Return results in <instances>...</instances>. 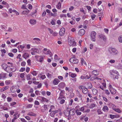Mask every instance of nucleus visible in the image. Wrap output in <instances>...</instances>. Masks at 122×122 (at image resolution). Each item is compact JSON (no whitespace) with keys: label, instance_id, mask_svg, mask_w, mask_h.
I'll return each instance as SVG.
<instances>
[{"label":"nucleus","instance_id":"7ed1b4c3","mask_svg":"<svg viewBox=\"0 0 122 122\" xmlns=\"http://www.w3.org/2000/svg\"><path fill=\"white\" fill-rule=\"evenodd\" d=\"M96 32L94 31H92L91 33V40L93 41H95L96 36Z\"/></svg>","mask_w":122,"mask_h":122},{"label":"nucleus","instance_id":"4c0bfd02","mask_svg":"<svg viewBox=\"0 0 122 122\" xmlns=\"http://www.w3.org/2000/svg\"><path fill=\"white\" fill-rule=\"evenodd\" d=\"M78 97L79 98H80V99L79 100L80 101H81V102H82V96H81V95L80 94H79V95H78Z\"/></svg>","mask_w":122,"mask_h":122},{"label":"nucleus","instance_id":"412c9836","mask_svg":"<svg viewBox=\"0 0 122 122\" xmlns=\"http://www.w3.org/2000/svg\"><path fill=\"white\" fill-rule=\"evenodd\" d=\"M23 56L25 59H26L27 57H28L29 56V54L26 53H24Z\"/></svg>","mask_w":122,"mask_h":122},{"label":"nucleus","instance_id":"6ab92c4d","mask_svg":"<svg viewBox=\"0 0 122 122\" xmlns=\"http://www.w3.org/2000/svg\"><path fill=\"white\" fill-rule=\"evenodd\" d=\"M85 87V88L86 89H84L83 90H82V92H83L84 94H87L88 92V90L87 89V88H86V87Z\"/></svg>","mask_w":122,"mask_h":122},{"label":"nucleus","instance_id":"c756f323","mask_svg":"<svg viewBox=\"0 0 122 122\" xmlns=\"http://www.w3.org/2000/svg\"><path fill=\"white\" fill-rule=\"evenodd\" d=\"M54 59L56 60H59L60 59V58H58V56L57 55L55 54L54 56Z\"/></svg>","mask_w":122,"mask_h":122},{"label":"nucleus","instance_id":"c03bdc74","mask_svg":"<svg viewBox=\"0 0 122 122\" xmlns=\"http://www.w3.org/2000/svg\"><path fill=\"white\" fill-rule=\"evenodd\" d=\"M71 76L72 78H74L76 77V75L74 73H71Z\"/></svg>","mask_w":122,"mask_h":122},{"label":"nucleus","instance_id":"0eeeda50","mask_svg":"<svg viewBox=\"0 0 122 122\" xmlns=\"http://www.w3.org/2000/svg\"><path fill=\"white\" fill-rule=\"evenodd\" d=\"M64 91L63 90H61L60 93V96L58 97V99H61L62 98H64V96L63 95Z\"/></svg>","mask_w":122,"mask_h":122},{"label":"nucleus","instance_id":"79ce46f5","mask_svg":"<svg viewBox=\"0 0 122 122\" xmlns=\"http://www.w3.org/2000/svg\"><path fill=\"white\" fill-rule=\"evenodd\" d=\"M8 55L10 57H13L14 56L13 54L11 53H9L8 54Z\"/></svg>","mask_w":122,"mask_h":122},{"label":"nucleus","instance_id":"338daca9","mask_svg":"<svg viewBox=\"0 0 122 122\" xmlns=\"http://www.w3.org/2000/svg\"><path fill=\"white\" fill-rule=\"evenodd\" d=\"M97 9H94L93 10V12L95 13H97Z\"/></svg>","mask_w":122,"mask_h":122},{"label":"nucleus","instance_id":"a878e982","mask_svg":"<svg viewBox=\"0 0 122 122\" xmlns=\"http://www.w3.org/2000/svg\"><path fill=\"white\" fill-rule=\"evenodd\" d=\"M113 110L114 111H115L116 112H117L118 113H120L121 112V111L120 110L119 108H114L113 109Z\"/></svg>","mask_w":122,"mask_h":122},{"label":"nucleus","instance_id":"39448f33","mask_svg":"<svg viewBox=\"0 0 122 122\" xmlns=\"http://www.w3.org/2000/svg\"><path fill=\"white\" fill-rule=\"evenodd\" d=\"M65 30L64 27H62L60 29L59 32V34L60 36H63L65 32Z\"/></svg>","mask_w":122,"mask_h":122},{"label":"nucleus","instance_id":"13d9d810","mask_svg":"<svg viewBox=\"0 0 122 122\" xmlns=\"http://www.w3.org/2000/svg\"><path fill=\"white\" fill-rule=\"evenodd\" d=\"M118 67L119 69H122V66L120 64H119Z\"/></svg>","mask_w":122,"mask_h":122},{"label":"nucleus","instance_id":"2eb2a0df","mask_svg":"<svg viewBox=\"0 0 122 122\" xmlns=\"http://www.w3.org/2000/svg\"><path fill=\"white\" fill-rule=\"evenodd\" d=\"M93 74L94 75H97L99 74V72L97 70H94L92 71Z\"/></svg>","mask_w":122,"mask_h":122},{"label":"nucleus","instance_id":"aec40b11","mask_svg":"<svg viewBox=\"0 0 122 122\" xmlns=\"http://www.w3.org/2000/svg\"><path fill=\"white\" fill-rule=\"evenodd\" d=\"M27 115L31 116H36V114L32 112H30L27 114Z\"/></svg>","mask_w":122,"mask_h":122},{"label":"nucleus","instance_id":"0e129e2a","mask_svg":"<svg viewBox=\"0 0 122 122\" xmlns=\"http://www.w3.org/2000/svg\"><path fill=\"white\" fill-rule=\"evenodd\" d=\"M30 59H28L27 61V62L28 63V64L29 65H30Z\"/></svg>","mask_w":122,"mask_h":122},{"label":"nucleus","instance_id":"f3484780","mask_svg":"<svg viewBox=\"0 0 122 122\" xmlns=\"http://www.w3.org/2000/svg\"><path fill=\"white\" fill-rule=\"evenodd\" d=\"M30 22L31 24L34 25L36 23V21L35 20L30 19Z\"/></svg>","mask_w":122,"mask_h":122},{"label":"nucleus","instance_id":"f8f14e48","mask_svg":"<svg viewBox=\"0 0 122 122\" xmlns=\"http://www.w3.org/2000/svg\"><path fill=\"white\" fill-rule=\"evenodd\" d=\"M66 84L64 82L61 83L59 85V87L62 89L64 88Z\"/></svg>","mask_w":122,"mask_h":122},{"label":"nucleus","instance_id":"ea45409f","mask_svg":"<svg viewBox=\"0 0 122 122\" xmlns=\"http://www.w3.org/2000/svg\"><path fill=\"white\" fill-rule=\"evenodd\" d=\"M95 104H92L91 105L90 107L91 108H93L95 107Z\"/></svg>","mask_w":122,"mask_h":122},{"label":"nucleus","instance_id":"393cba45","mask_svg":"<svg viewBox=\"0 0 122 122\" xmlns=\"http://www.w3.org/2000/svg\"><path fill=\"white\" fill-rule=\"evenodd\" d=\"M31 50L33 51L35 53H38V49L36 48H32Z\"/></svg>","mask_w":122,"mask_h":122},{"label":"nucleus","instance_id":"6e6d98bb","mask_svg":"<svg viewBox=\"0 0 122 122\" xmlns=\"http://www.w3.org/2000/svg\"><path fill=\"white\" fill-rule=\"evenodd\" d=\"M35 104L36 105H39V102L38 101H35Z\"/></svg>","mask_w":122,"mask_h":122},{"label":"nucleus","instance_id":"5701e85b","mask_svg":"<svg viewBox=\"0 0 122 122\" xmlns=\"http://www.w3.org/2000/svg\"><path fill=\"white\" fill-rule=\"evenodd\" d=\"M87 86L89 89H91L92 87V85L90 82L87 83Z\"/></svg>","mask_w":122,"mask_h":122},{"label":"nucleus","instance_id":"1a4fd4ad","mask_svg":"<svg viewBox=\"0 0 122 122\" xmlns=\"http://www.w3.org/2000/svg\"><path fill=\"white\" fill-rule=\"evenodd\" d=\"M85 32V30L83 29H81L79 31L78 34L80 36H82L84 34Z\"/></svg>","mask_w":122,"mask_h":122},{"label":"nucleus","instance_id":"a211bd4d","mask_svg":"<svg viewBox=\"0 0 122 122\" xmlns=\"http://www.w3.org/2000/svg\"><path fill=\"white\" fill-rule=\"evenodd\" d=\"M29 10L27 9V10L23 11L22 13V14L27 15L29 13Z\"/></svg>","mask_w":122,"mask_h":122},{"label":"nucleus","instance_id":"603ef678","mask_svg":"<svg viewBox=\"0 0 122 122\" xmlns=\"http://www.w3.org/2000/svg\"><path fill=\"white\" fill-rule=\"evenodd\" d=\"M16 104L15 102H14L10 103V106H13L14 105H15Z\"/></svg>","mask_w":122,"mask_h":122},{"label":"nucleus","instance_id":"bf43d9fd","mask_svg":"<svg viewBox=\"0 0 122 122\" xmlns=\"http://www.w3.org/2000/svg\"><path fill=\"white\" fill-rule=\"evenodd\" d=\"M58 78L60 80H62L63 79V77L62 76H58Z\"/></svg>","mask_w":122,"mask_h":122},{"label":"nucleus","instance_id":"ddd939ff","mask_svg":"<svg viewBox=\"0 0 122 122\" xmlns=\"http://www.w3.org/2000/svg\"><path fill=\"white\" fill-rule=\"evenodd\" d=\"M99 36L100 38H102L104 41H105L106 40V38L105 35L101 34L99 35Z\"/></svg>","mask_w":122,"mask_h":122},{"label":"nucleus","instance_id":"774afa93","mask_svg":"<svg viewBox=\"0 0 122 122\" xmlns=\"http://www.w3.org/2000/svg\"><path fill=\"white\" fill-rule=\"evenodd\" d=\"M12 98L10 97H8L7 98V100L8 102H10L11 101Z\"/></svg>","mask_w":122,"mask_h":122},{"label":"nucleus","instance_id":"4be33fe9","mask_svg":"<svg viewBox=\"0 0 122 122\" xmlns=\"http://www.w3.org/2000/svg\"><path fill=\"white\" fill-rule=\"evenodd\" d=\"M102 110L104 112H106V110L108 111V109L107 106H104L102 108Z\"/></svg>","mask_w":122,"mask_h":122},{"label":"nucleus","instance_id":"dca6fc26","mask_svg":"<svg viewBox=\"0 0 122 122\" xmlns=\"http://www.w3.org/2000/svg\"><path fill=\"white\" fill-rule=\"evenodd\" d=\"M15 89V88L13 86H12L10 88V90L11 92L13 93H15L16 91Z\"/></svg>","mask_w":122,"mask_h":122},{"label":"nucleus","instance_id":"c85d7f7f","mask_svg":"<svg viewBox=\"0 0 122 122\" xmlns=\"http://www.w3.org/2000/svg\"><path fill=\"white\" fill-rule=\"evenodd\" d=\"M76 113L77 114V115H80L81 114V113L79 111V110H76Z\"/></svg>","mask_w":122,"mask_h":122},{"label":"nucleus","instance_id":"5fc2aeb1","mask_svg":"<svg viewBox=\"0 0 122 122\" xmlns=\"http://www.w3.org/2000/svg\"><path fill=\"white\" fill-rule=\"evenodd\" d=\"M1 51L2 53H5L6 52V51L4 49H3L2 50H1Z\"/></svg>","mask_w":122,"mask_h":122},{"label":"nucleus","instance_id":"6e6552de","mask_svg":"<svg viewBox=\"0 0 122 122\" xmlns=\"http://www.w3.org/2000/svg\"><path fill=\"white\" fill-rule=\"evenodd\" d=\"M75 110L74 109H72L71 110H70V111L69 112L68 115H71L72 116L74 115L75 113Z\"/></svg>","mask_w":122,"mask_h":122},{"label":"nucleus","instance_id":"de8ad7c7","mask_svg":"<svg viewBox=\"0 0 122 122\" xmlns=\"http://www.w3.org/2000/svg\"><path fill=\"white\" fill-rule=\"evenodd\" d=\"M73 41L72 40H71L69 41V44L71 46H72V43L73 42Z\"/></svg>","mask_w":122,"mask_h":122},{"label":"nucleus","instance_id":"8fccbe9b","mask_svg":"<svg viewBox=\"0 0 122 122\" xmlns=\"http://www.w3.org/2000/svg\"><path fill=\"white\" fill-rule=\"evenodd\" d=\"M25 64L26 63L25 61H23L21 63V65L22 66H25Z\"/></svg>","mask_w":122,"mask_h":122},{"label":"nucleus","instance_id":"f704fd0d","mask_svg":"<svg viewBox=\"0 0 122 122\" xmlns=\"http://www.w3.org/2000/svg\"><path fill=\"white\" fill-rule=\"evenodd\" d=\"M36 71H34L31 72V74L34 76H36L37 75V73H36Z\"/></svg>","mask_w":122,"mask_h":122},{"label":"nucleus","instance_id":"423d86ee","mask_svg":"<svg viewBox=\"0 0 122 122\" xmlns=\"http://www.w3.org/2000/svg\"><path fill=\"white\" fill-rule=\"evenodd\" d=\"M1 66L2 69L5 71L7 72H8V70H7V68L8 67V65L7 64L5 63L2 64L1 65Z\"/></svg>","mask_w":122,"mask_h":122},{"label":"nucleus","instance_id":"4468645a","mask_svg":"<svg viewBox=\"0 0 122 122\" xmlns=\"http://www.w3.org/2000/svg\"><path fill=\"white\" fill-rule=\"evenodd\" d=\"M110 91L111 94H115L116 92V90L113 88H112L111 89H110Z\"/></svg>","mask_w":122,"mask_h":122},{"label":"nucleus","instance_id":"72a5a7b5","mask_svg":"<svg viewBox=\"0 0 122 122\" xmlns=\"http://www.w3.org/2000/svg\"><path fill=\"white\" fill-rule=\"evenodd\" d=\"M50 15L51 16H56L57 15V13H55L54 14H53L52 13H50Z\"/></svg>","mask_w":122,"mask_h":122},{"label":"nucleus","instance_id":"3c124183","mask_svg":"<svg viewBox=\"0 0 122 122\" xmlns=\"http://www.w3.org/2000/svg\"><path fill=\"white\" fill-rule=\"evenodd\" d=\"M48 30L50 31V32L51 34H53V32H54L53 31L51 30L50 28H48Z\"/></svg>","mask_w":122,"mask_h":122},{"label":"nucleus","instance_id":"a18cd8bd","mask_svg":"<svg viewBox=\"0 0 122 122\" xmlns=\"http://www.w3.org/2000/svg\"><path fill=\"white\" fill-rule=\"evenodd\" d=\"M102 97L104 100L105 101L107 102H108L107 100L106 97L104 96H102Z\"/></svg>","mask_w":122,"mask_h":122},{"label":"nucleus","instance_id":"69168bd1","mask_svg":"<svg viewBox=\"0 0 122 122\" xmlns=\"http://www.w3.org/2000/svg\"><path fill=\"white\" fill-rule=\"evenodd\" d=\"M24 75H25V74H24V73H21L20 74V77L22 78H23V77H24Z\"/></svg>","mask_w":122,"mask_h":122},{"label":"nucleus","instance_id":"7c9ffc66","mask_svg":"<svg viewBox=\"0 0 122 122\" xmlns=\"http://www.w3.org/2000/svg\"><path fill=\"white\" fill-rule=\"evenodd\" d=\"M31 76V75L30 74H28L27 76V77L28 80H31V78H30Z\"/></svg>","mask_w":122,"mask_h":122},{"label":"nucleus","instance_id":"052dcab7","mask_svg":"<svg viewBox=\"0 0 122 122\" xmlns=\"http://www.w3.org/2000/svg\"><path fill=\"white\" fill-rule=\"evenodd\" d=\"M86 7L87 9L90 11L91 7L90 6H86Z\"/></svg>","mask_w":122,"mask_h":122},{"label":"nucleus","instance_id":"2f4dec72","mask_svg":"<svg viewBox=\"0 0 122 122\" xmlns=\"http://www.w3.org/2000/svg\"><path fill=\"white\" fill-rule=\"evenodd\" d=\"M9 86H6L3 87L2 89L3 91H4L8 89Z\"/></svg>","mask_w":122,"mask_h":122},{"label":"nucleus","instance_id":"20e7f679","mask_svg":"<svg viewBox=\"0 0 122 122\" xmlns=\"http://www.w3.org/2000/svg\"><path fill=\"white\" fill-rule=\"evenodd\" d=\"M69 61L73 63L77 64L78 62V60L75 57H72L69 60Z\"/></svg>","mask_w":122,"mask_h":122},{"label":"nucleus","instance_id":"a19ab883","mask_svg":"<svg viewBox=\"0 0 122 122\" xmlns=\"http://www.w3.org/2000/svg\"><path fill=\"white\" fill-rule=\"evenodd\" d=\"M44 108L45 110H48V108L46 105L44 104Z\"/></svg>","mask_w":122,"mask_h":122},{"label":"nucleus","instance_id":"e2e57ef3","mask_svg":"<svg viewBox=\"0 0 122 122\" xmlns=\"http://www.w3.org/2000/svg\"><path fill=\"white\" fill-rule=\"evenodd\" d=\"M29 6L28 8L30 9H32V5L30 4L28 5Z\"/></svg>","mask_w":122,"mask_h":122},{"label":"nucleus","instance_id":"c9c22d12","mask_svg":"<svg viewBox=\"0 0 122 122\" xmlns=\"http://www.w3.org/2000/svg\"><path fill=\"white\" fill-rule=\"evenodd\" d=\"M39 57H40V56H39ZM40 57L39 59V61L40 62H41L43 61V57L42 56H40Z\"/></svg>","mask_w":122,"mask_h":122},{"label":"nucleus","instance_id":"473e14b6","mask_svg":"<svg viewBox=\"0 0 122 122\" xmlns=\"http://www.w3.org/2000/svg\"><path fill=\"white\" fill-rule=\"evenodd\" d=\"M6 28V27L4 25H2L1 26V28L2 30H5Z\"/></svg>","mask_w":122,"mask_h":122},{"label":"nucleus","instance_id":"58836bf2","mask_svg":"<svg viewBox=\"0 0 122 122\" xmlns=\"http://www.w3.org/2000/svg\"><path fill=\"white\" fill-rule=\"evenodd\" d=\"M97 112L98 113V115L100 114H102V113L101 112L100 109H98L97 111Z\"/></svg>","mask_w":122,"mask_h":122},{"label":"nucleus","instance_id":"e433bc0d","mask_svg":"<svg viewBox=\"0 0 122 122\" xmlns=\"http://www.w3.org/2000/svg\"><path fill=\"white\" fill-rule=\"evenodd\" d=\"M118 40L119 42L122 43V36H121L119 37Z\"/></svg>","mask_w":122,"mask_h":122},{"label":"nucleus","instance_id":"4d7b16f0","mask_svg":"<svg viewBox=\"0 0 122 122\" xmlns=\"http://www.w3.org/2000/svg\"><path fill=\"white\" fill-rule=\"evenodd\" d=\"M65 100L64 99L61 100L60 102V103L61 104H62L64 103Z\"/></svg>","mask_w":122,"mask_h":122},{"label":"nucleus","instance_id":"680f3d73","mask_svg":"<svg viewBox=\"0 0 122 122\" xmlns=\"http://www.w3.org/2000/svg\"><path fill=\"white\" fill-rule=\"evenodd\" d=\"M46 12L45 11L43 12L42 14V16H43L44 17L46 15Z\"/></svg>","mask_w":122,"mask_h":122},{"label":"nucleus","instance_id":"f03ea898","mask_svg":"<svg viewBox=\"0 0 122 122\" xmlns=\"http://www.w3.org/2000/svg\"><path fill=\"white\" fill-rule=\"evenodd\" d=\"M110 74L113 75V77L114 79H118V77L117 76L118 74V72L116 71L112 70L110 71Z\"/></svg>","mask_w":122,"mask_h":122},{"label":"nucleus","instance_id":"864d4df0","mask_svg":"<svg viewBox=\"0 0 122 122\" xmlns=\"http://www.w3.org/2000/svg\"><path fill=\"white\" fill-rule=\"evenodd\" d=\"M57 33L56 32H54L52 34V35L54 36H57Z\"/></svg>","mask_w":122,"mask_h":122},{"label":"nucleus","instance_id":"9d476101","mask_svg":"<svg viewBox=\"0 0 122 122\" xmlns=\"http://www.w3.org/2000/svg\"><path fill=\"white\" fill-rule=\"evenodd\" d=\"M60 81L58 79L55 78L53 81V83L55 85H57L58 84Z\"/></svg>","mask_w":122,"mask_h":122},{"label":"nucleus","instance_id":"37998d69","mask_svg":"<svg viewBox=\"0 0 122 122\" xmlns=\"http://www.w3.org/2000/svg\"><path fill=\"white\" fill-rule=\"evenodd\" d=\"M61 4L60 2H59L58 3L57 5V8L58 9H59L61 8Z\"/></svg>","mask_w":122,"mask_h":122},{"label":"nucleus","instance_id":"49530a36","mask_svg":"<svg viewBox=\"0 0 122 122\" xmlns=\"http://www.w3.org/2000/svg\"><path fill=\"white\" fill-rule=\"evenodd\" d=\"M96 16V15H91V18L92 20H94V18Z\"/></svg>","mask_w":122,"mask_h":122},{"label":"nucleus","instance_id":"09e8293b","mask_svg":"<svg viewBox=\"0 0 122 122\" xmlns=\"http://www.w3.org/2000/svg\"><path fill=\"white\" fill-rule=\"evenodd\" d=\"M25 67H22L20 70V71L23 72L25 70Z\"/></svg>","mask_w":122,"mask_h":122},{"label":"nucleus","instance_id":"bb28decb","mask_svg":"<svg viewBox=\"0 0 122 122\" xmlns=\"http://www.w3.org/2000/svg\"><path fill=\"white\" fill-rule=\"evenodd\" d=\"M97 90L96 89H94L92 90L93 93L94 95H95L97 94Z\"/></svg>","mask_w":122,"mask_h":122},{"label":"nucleus","instance_id":"f257e3e1","mask_svg":"<svg viewBox=\"0 0 122 122\" xmlns=\"http://www.w3.org/2000/svg\"><path fill=\"white\" fill-rule=\"evenodd\" d=\"M108 50L110 54L113 55H116L118 53L117 51L114 48H109Z\"/></svg>","mask_w":122,"mask_h":122},{"label":"nucleus","instance_id":"9b49d317","mask_svg":"<svg viewBox=\"0 0 122 122\" xmlns=\"http://www.w3.org/2000/svg\"><path fill=\"white\" fill-rule=\"evenodd\" d=\"M58 112V110L52 111L50 113L51 116L53 117H54L55 114L56 113Z\"/></svg>","mask_w":122,"mask_h":122},{"label":"nucleus","instance_id":"b1692460","mask_svg":"<svg viewBox=\"0 0 122 122\" xmlns=\"http://www.w3.org/2000/svg\"><path fill=\"white\" fill-rule=\"evenodd\" d=\"M110 117L112 119H113L114 118H117V117L116 116L112 114L110 115Z\"/></svg>","mask_w":122,"mask_h":122},{"label":"nucleus","instance_id":"cd10ccee","mask_svg":"<svg viewBox=\"0 0 122 122\" xmlns=\"http://www.w3.org/2000/svg\"><path fill=\"white\" fill-rule=\"evenodd\" d=\"M81 64H83V63L85 65H86V62L85 61H84V60L82 58H81Z\"/></svg>","mask_w":122,"mask_h":122}]
</instances>
